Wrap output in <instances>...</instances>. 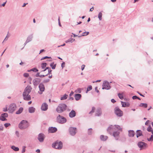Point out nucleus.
I'll use <instances>...</instances> for the list:
<instances>
[{
    "label": "nucleus",
    "mask_w": 153,
    "mask_h": 153,
    "mask_svg": "<svg viewBox=\"0 0 153 153\" xmlns=\"http://www.w3.org/2000/svg\"><path fill=\"white\" fill-rule=\"evenodd\" d=\"M114 130L122 131V129L119 126L115 125L114 126L111 125L107 129V131L109 133Z\"/></svg>",
    "instance_id": "obj_1"
},
{
    "label": "nucleus",
    "mask_w": 153,
    "mask_h": 153,
    "mask_svg": "<svg viewBox=\"0 0 153 153\" xmlns=\"http://www.w3.org/2000/svg\"><path fill=\"white\" fill-rule=\"evenodd\" d=\"M67 107L66 105L65 104H60L57 107L56 110L58 113H61L66 110Z\"/></svg>",
    "instance_id": "obj_2"
},
{
    "label": "nucleus",
    "mask_w": 153,
    "mask_h": 153,
    "mask_svg": "<svg viewBox=\"0 0 153 153\" xmlns=\"http://www.w3.org/2000/svg\"><path fill=\"white\" fill-rule=\"evenodd\" d=\"M19 128L21 130L25 129L29 126L28 122L26 120H23L19 124Z\"/></svg>",
    "instance_id": "obj_3"
},
{
    "label": "nucleus",
    "mask_w": 153,
    "mask_h": 153,
    "mask_svg": "<svg viewBox=\"0 0 153 153\" xmlns=\"http://www.w3.org/2000/svg\"><path fill=\"white\" fill-rule=\"evenodd\" d=\"M62 146L63 144L61 141H56L52 144V147L53 148L58 149H61L62 148Z\"/></svg>",
    "instance_id": "obj_4"
},
{
    "label": "nucleus",
    "mask_w": 153,
    "mask_h": 153,
    "mask_svg": "<svg viewBox=\"0 0 153 153\" xmlns=\"http://www.w3.org/2000/svg\"><path fill=\"white\" fill-rule=\"evenodd\" d=\"M67 121L66 118L62 116L59 114L56 117V122L60 124H64Z\"/></svg>",
    "instance_id": "obj_5"
},
{
    "label": "nucleus",
    "mask_w": 153,
    "mask_h": 153,
    "mask_svg": "<svg viewBox=\"0 0 153 153\" xmlns=\"http://www.w3.org/2000/svg\"><path fill=\"white\" fill-rule=\"evenodd\" d=\"M137 145L140 150L146 149L148 146L146 143L141 141L138 142Z\"/></svg>",
    "instance_id": "obj_6"
},
{
    "label": "nucleus",
    "mask_w": 153,
    "mask_h": 153,
    "mask_svg": "<svg viewBox=\"0 0 153 153\" xmlns=\"http://www.w3.org/2000/svg\"><path fill=\"white\" fill-rule=\"evenodd\" d=\"M114 112L117 116L120 117L123 115V111L120 109L118 107H115L114 109Z\"/></svg>",
    "instance_id": "obj_7"
},
{
    "label": "nucleus",
    "mask_w": 153,
    "mask_h": 153,
    "mask_svg": "<svg viewBox=\"0 0 153 153\" xmlns=\"http://www.w3.org/2000/svg\"><path fill=\"white\" fill-rule=\"evenodd\" d=\"M16 106L15 104H11L8 108L9 112L10 113H12L16 109Z\"/></svg>",
    "instance_id": "obj_8"
},
{
    "label": "nucleus",
    "mask_w": 153,
    "mask_h": 153,
    "mask_svg": "<svg viewBox=\"0 0 153 153\" xmlns=\"http://www.w3.org/2000/svg\"><path fill=\"white\" fill-rule=\"evenodd\" d=\"M76 128L73 127H70L69 128V132L70 134L72 136H74L76 132Z\"/></svg>",
    "instance_id": "obj_9"
},
{
    "label": "nucleus",
    "mask_w": 153,
    "mask_h": 153,
    "mask_svg": "<svg viewBox=\"0 0 153 153\" xmlns=\"http://www.w3.org/2000/svg\"><path fill=\"white\" fill-rule=\"evenodd\" d=\"M111 86L109 85V82L107 81H104L102 85V89H103L108 90L111 88Z\"/></svg>",
    "instance_id": "obj_10"
},
{
    "label": "nucleus",
    "mask_w": 153,
    "mask_h": 153,
    "mask_svg": "<svg viewBox=\"0 0 153 153\" xmlns=\"http://www.w3.org/2000/svg\"><path fill=\"white\" fill-rule=\"evenodd\" d=\"M39 89L40 91H38V93L39 94H41L45 90L44 85L42 83H40L39 86Z\"/></svg>",
    "instance_id": "obj_11"
},
{
    "label": "nucleus",
    "mask_w": 153,
    "mask_h": 153,
    "mask_svg": "<svg viewBox=\"0 0 153 153\" xmlns=\"http://www.w3.org/2000/svg\"><path fill=\"white\" fill-rule=\"evenodd\" d=\"M32 89V88L30 86H27L25 88L24 92H23V95H25V94H29L30 93Z\"/></svg>",
    "instance_id": "obj_12"
},
{
    "label": "nucleus",
    "mask_w": 153,
    "mask_h": 153,
    "mask_svg": "<svg viewBox=\"0 0 153 153\" xmlns=\"http://www.w3.org/2000/svg\"><path fill=\"white\" fill-rule=\"evenodd\" d=\"M45 136L44 134L40 133L38 135V139L40 142H42L44 141Z\"/></svg>",
    "instance_id": "obj_13"
},
{
    "label": "nucleus",
    "mask_w": 153,
    "mask_h": 153,
    "mask_svg": "<svg viewBox=\"0 0 153 153\" xmlns=\"http://www.w3.org/2000/svg\"><path fill=\"white\" fill-rule=\"evenodd\" d=\"M101 109L100 108H97L96 110L95 116L99 117L102 114Z\"/></svg>",
    "instance_id": "obj_14"
},
{
    "label": "nucleus",
    "mask_w": 153,
    "mask_h": 153,
    "mask_svg": "<svg viewBox=\"0 0 153 153\" xmlns=\"http://www.w3.org/2000/svg\"><path fill=\"white\" fill-rule=\"evenodd\" d=\"M41 81V79L39 78H36L33 80V83L34 85L37 86Z\"/></svg>",
    "instance_id": "obj_15"
},
{
    "label": "nucleus",
    "mask_w": 153,
    "mask_h": 153,
    "mask_svg": "<svg viewBox=\"0 0 153 153\" xmlns=\"http://www.w3.org/2000/svg\"><path fill=\"white\" fill-rule=\"evenodd\" d=\"M57 130V128L55 127H50L48 128V132L50 133L56 132Z\"/></svg>",
    "instance_id": "obj_16"
},
{
    "label": "nucleus",
    "mask_w": 153,
    "mask_h": 153,
    "mask_svg": "<svg viewBox=\"0 0 153 153\" xmlns=\"http://www.w3.org/2000/svg\"><path fill=\"white\" fill-rule=\"evenodd\" d=\"M25 95H23V93L22 95L23 97V99L26 101H29L31 100V97L30 95L27 94H25Z\"/></svg>",
    "instance_id": "obj_17"
},
{
    "label": "nucleus",
    "mask_w": 153,
    "mask_h": 153,
    "mask_svg": "<svg viewBox=\"0 0 153 153\" xmlns=\"http://www.w3.org/2000/svg\"><path fill=\"white\" fill-rule=\"evenodd\" d=\"M41 109L42 111H46L48 109V105L46 103H43L41 106Z\"/></svg>",
    "instance_id": "obj_18"
},
{
    "label": "nucleus",
    "mask_w": 153,
    "mask_h": 153,
    "mask_svg": "<svg viewBox=\"0 0 153 153\" xmlns=\"http://www.w3.org/2000/svg\"><path fill=\"white\" fill-rule=\"evenodd\" d=\"M69 117L70 118H73L76 115V113L75 111L72 110L69 113Z\"/></svg>",
    "instance_id": "obj_19"
},
{
    "label": "nucleus",
    "mask_w": 153,
    "mask_h": 153,
    "mask_svg": "<svg viewBox=\"0 0 153 153\" xmlns=\"http://www.w3.org/2000/svg\"><path fill=\"white\" fill-rule=\"evenodd\" d=\"M135 134V133L133 130H129L128 131V136L129 137H134Z\"/></svg>",
    "instance_id": "obj_20"
},
{
    "label": "nucleus",
    "mask_w": 153,
    "mask_h": 153,
    "mask_svg": "<svg viewBox=\"0 0 153 153\" xmlns=\"http://www.w3.org/2000/svg\"><path fill=\"white\" fill-rule=\"evenodd\" d=\"M120 134V132L118 131H114L113 133V136L115 137L116 140L118 139V137Z\"/></svg>",
    "instance_id": "obj_21"
},
{
    "label": "nucleus",
    "mask_w": 153,
    "mask_h": 153,
    "mask_svg": "<svg viewBox=\"0 0 153 153\" xmlns=\"http://www.w3.org/2000/svg\"><path fill=\"white\" fill-rule=\"evenodd\" d=\"M81 95L80 94H76L74 97L76 100L78 101L79 100L81 97Z\"/></svg>",
    "instance_id": "obj_22"
},
{
    "label": "nucleus",
    "mask_w": 153,
    "mask_h": 153,
    "mask_svg": "<svg viewBox=\"0 0 153 153\" xmlns=\"http://www.w3.org/2000/svg\"><path fill=\"white\" fill-rule=\"evenodd\" d=\"M137 134L136 137L137 138L140 136L143 135L142 131L140 130H137L136 131Z\"/></svg>",
    "instance_id": "obj_23"
},
{
    "label": "nucleus",
    "mask_w": 153,
    "mask_h": 153,
    "mask_svg": "<svg viewBox=\"0 0 153 153\" xmlns=\"http://www.w3.org/2000/svg\"><path fill=\"white\" fill-rule=\"evenodd\" d=\"M35 109L33 107H31L29 108L28 111L30 113H34L35 111Z\"/></svg>",
    "instance_id": "obj_24"
},
{
    "label": "nucleus",
    "mask_w": 153,
    "mask_h": 153,
    "mask_svg": "<svg viewBox=\"0 0 153 153\" xmlns=\"http://www.w3.org/2000/svg\"><path fill=\"white\" fill-rule=\"evenodd\" d=\"M100 137L101 140L103 141H105L108 138V137L107 136H104L102 135H101L100 136Z\"/></svg>",
    "instance_id": "obj_25"
},
{
    "label": "nucleus",
    "mask_w": 153,
    "mask_h": 153,
    "mask_svg": "<svg viewBox=\"0 0 153 153\" xmlns=\"http://www.w3.org/2000/svg\"><path fill=\"white\" fill-rule=\"evenodd\" d=\"M121 103L122 105V107H125L126 106L128 107L129 106V104L128 103L121 101Z\"/></svg>",
    "instance_id": "obj_26"
},
{
    "label": "nucleus",
    "mask_w": 153,
    "mask_h": 153,
    "mask_svg": "<svg viewBox=\"0 0 153 153\" xmlns=\"http://www.w3.org/2000/svg\"><path fill=\"white\" fill-rule=\"evenodd\" d=\"M23 108L22 107H20L19 109L16 111V114H21L23 111Z\"/></svg>",
    "instance_id": "obj_27"
},
{
    "label": "nucleus",
    "mask_w": 153,
    "mask_h": 153,
    "mask_svg": "<svg viewBox=\"0 0 153 153\" xmlns=\"http://www.w3.org/2000/svg\"><path fill=\"white\" fill-rule=\"evenodd\" d=\"M33 38V35H30L27 37L26 41L27 42H29L32 40Z\"/></svg>",
    "instance_id": "obj_28"
},
{
    "label": "nucleus",
    "mask_w": 153,
    "mask_h": 153,
    "mask_svg": "<svg viewBox=\"0 0 153 153\" xmlns=\"http://www.w3.org/2000/svg\"><path fill=\"white\" fill-rule=\"evenodd\" d=\"M148 105L146 103H141L140 104L139 106L146 108L147 107Z\"/></svg>",
    "instance_id": "obj_29"
},
{
    "label": "nucleus",
    "mask_w": 153,
    "mask_h": 153,
    "mask_svg": "<svg viewBox=\"0 0 153 153\" xmlns=\"http://www.w3.org/2000/svg\"><path fill=\"white\" fill-rule=\"evenodd\" d=\"M75 41V39H73L72 38H70V39L67 40L65 41L66 43H68L69 42L72 43L73 42Z\"/></svg>",
    "instance_id": "obj_30"
},
{
    "label": "nucleus",
    "mask_w": 153,
    "mask_h": 153,
    "mask_svg": "<svg viewBox=\"0 0 153 153\" xmlns=\"http://www.w3.org/2000/svg\"><path fill=\"white\" fill-rule=\"evenodd\" d=\"M11 148L13 150L15 151H18L19 150V149L17 147H15L14 146H12L11 147Z\"/></svg>",
    "instance_id": "obj_31"
},
{
    "label": "nucleus",
    "mask_w": 153,
    "mask_h": 153,
    "mask_svg": "<svg viewBox=\"0 0 153 153\" xmlns=\"http://www.w3.org/2000/svg\"><path fill=\"white\" fill-rule=\"evenodd\" d=\"M31 71H33L34 72H36L38 71V70L37 68H34L27 71L28 72H30Z\"/></svg>",
    "instance_id": "obj_32"
},
{
    "label": "nucleus",
    "mask_w": 153,
    "mask_h": 153,
    "mask_svg": "<svg viewBox=\"0 0 153 153\" xmlns=\"http://www.w3.org/2000/svg\"><path fill=\"white\" fill-rule=\"evenodd\" d=\"M68 95L66 94H65L62 97H61L60 98L61 100H66L67 98Z\"/></svg>",
    "instance_id": "obj_33"
},
{
    "label": "nucleus",
    "mask_w": 153,
    "mask_h": 153,
    "mask_svg": "<svg viewBox=\"0 0 153 153\" xmlns=\"http://www.w3.org/2000/svg\"><path fill=\"white\" fill-rule=\"evenodd\" d=\"M56 64H54V62H53L50 64V66L53 69H54L56 68Z\"/></svg>",
    "instance_id": "obj_34"
},
{
    "label": "nucleus",
    "mask_w": 153,
    "mask_h": 153,
    "mask_svg": "<svg viewBox=\"0 0 153 153\" xmlns=\"http://www.w3.org/2000/svg\"><path fill=\"white\" fill-rule=\"evenodd\" d=\"M92 129L91 128H89L88 130V135H91L92 134Z\"/></svg>",
    "instance_id": "obj_35"
},
{
    "label": "nucleus",
    "mask_w": 153,
    "mask_h": 153,
    "mask_svg": "<svg viewBox=\"0 0 153 153\" xmlns=\"http://www.w3.org/2000/svg\"><path fill=\"white\" fill-rule=\"evenodd\" d=\"M102 13L101 12H100L98 15V18L101 21L102 19Z\"/></svg>",
    "instance_id": "obj_36"
},
{
    "label": "nucleus",
    "mask_w": 153,
    "mask_h": 153,
    "mask_svg": "<svg viewBox=\"0 0 153 153\" xmlns=\"http://www.w3.org/2000/svg\"><path fill=\"white\" fill-rule=\"evenodd\" d=\"M47 64L46 63H42L41 65V67L42 69H44L46 66Z\"/></svg>",
    "instance_id": "obj_37"
},
{
    "label": "nucleus",
    "mask_w": 153,
    "mask_h": 153,
    "mask_svg": "<svg viewBox=\"0 0 153 153\" xmlns=\"http://www.w3.org/2000/svg\"><path fill=\"white\" fill-rule=\"evenodd\" d=\"M0 120L2 121H4L7 120V119L5 117H4L3 116H2L1 115L0 116Z\"/></svg>",
    "instance_id": "obj_38"
},
{
    "label": "nucleus",
    "mask_w": 153,
    "mask_h": 153,
    "mask_svg": "<svg viewBox=\"0 0 153 153\" xmlns=\"http://www.w3.org/2000/svg\"><path fill=\"white\" fill-rule=\"evenodd\" d=\"M118 96L119 97V98L120 99L122 100V99H123V95L122 94L120 93H118Z\"/></svg>",
    "instance_id": "obj_39"
},
{
    "label": "nucleus",
    "mask_w": 153,
    "mask_h": 153,
    "mask_svg": "<svg viewBox=\"0 0 153 153\" xmlns=\"http://www.w3.org/2000/svg\"><path fill=\"white\" fill-rule=\"evenodd\" d=\"M152 130V128L151 125H149L147 129V130L149 132H151Z\"/></svg>",
    "instance_id": "obj_40"
},
{
    "label": "nucleus",
    "mask_w": 153,
    "mask_h": 153,
    "mask_svg": "<svg viewBox=\"0 0 153 153\" xmlns=\"http://www.w3.org/2000/svg\"><path fill=\"white\" fill-rule=\"evenodd\" d=\"M147 140L149 141H153V136L152 135H151V137L147 139Z\"/></svg>",
    "instance_id": "obj_41"
},
{
    "label": "nucleus",
    "mask_w": 153,
    "mask_h": 153,
    "mask_svg": "<svg viewBox=\"0 0 153 153\" xmlns=\"http://www.w3.org/2000/svg\"><path fill=\"white\" fill-rule=\"evenodd\" d=\"M92 89V87L91 85L89 86L87 88L86 93H87L88 91H89Z\"/></svg>",
    "instance_id": "obj_42"
},
{
    "label": "nucleus",
    "mask_w": 153,
    "mask_h": 153,
    "mask_svg": "<svg viewBox=\"0 0 153 153\" xmlns=\"http://www.w3.org/2000/svg\"><path fill=\"white\" fill-rule=\"evenodd\" d=\"M75 92L76 93H81V89L80 88H78L75 90Z\"/></svg>",
    "instance_id": "obj_43"
},
{
    "label": "nucleus",
    "mask_w": 153,
    "mask_h": 153,
    "mask_svg": "<svg viewBox=\"0 0 153 153\" xmlns=\"http://www.w3.org/2000/svg\"><path fill=\"white\" fill-rule=\"evenodd\" d=\"M1 116H3L4 117L6 118L8 117V114L7 113H3L2 114H1Z\"/></svg>",
    "instance_id": "obj_44"
},
{
    "label": "nucleus",
    "mask_w": 153,
    "mask_h": 153,
    "mask_svg": "<svg viewBox=\"0 0 153 153\" xmlns=\"http://www.w3.org/2000/svg\"><path fill=\"white\" fill-rule=\"evenodd\" d=\"M95 109V108L94 107H92L91 110L89 112V114H90L94 113Z\"/></svg>",
    "instance_id": "obj_45"
},
{
    "label": "nucleus",
    "mask_w": 153,
    "mask_h": 153,
    "mask_svg": "<svg viewBox=\"0 0 153 153\" xmlns=\"http://www.w3.org/2000/svg\"><path fill=\"white\" fill-rule=\"evenodd\" d=\"M50 80V79H45L43 81V82L44 83H47L49 82Z\"/></svg>",
    "instance_id": "obj_46"
},
{
    "label": "nucleus",
    "mask_w": 153,
    "mask_h": 153,
    "mask_svg": "<svg viewBox=\"0 0 153 153\" xmlns=\"http://www.w3.org/2000/svg\"><path fill=\"white\" fill-rule=\"evenodd\" d=\"M48 58H51V57H48V56H45V57H43L41 59V60H44V59H48Z\"/></svg>",
    "instance_id": "obj_47"
},
{
    "label": "nucleus",
    "mask_w": 153,
    "mask_h": 153,
    "mask_svg": "<svg viewBox=\"0 0 153 153\" xmlns=\"http://www.w3.org/2000/svg\"><path fill=\"white\" fill-rule=\"evenodd\" d=\"M8 110L7 109V105L6 106L5 108H3V111L4 112L7 111Z\"/></svg>",
    "instance_id": "obj_48"
},
{
    "label": "nucleus",
    "mask_w": 153,
    "mask_h": 153,
    "mask_svg": "<svg viewBox=\"0 0 153 153\" xmlns=\"http://www.w3.org/2000/svg\"><path fill=\"white\" fill-rule=\"evenodd\" d=\"M25 148H26V147L25 146H23L22 147V153H23L25 152Z\"/></svg>",
    "instance_id": "obj_49"
},
{
    "label": "nucleus",
    "mask_w": 153,
    "mask_h": 153,
    "mask_svg": "<svg viewBox=\"0 0 153 153\" xmlns=\"http://www.w3.org/2000/svg\"><path fill=\"white\" fill-rule=\"evenodd\" d=\"M10 123H6L4 124V126L6 128L7 127L10 126Z\"/></svg>",
    "instance_id": "obj_50"
},
{
    "label": "nucleus",
    "mask_w": 153,
    "mask_h": 153,
    "mask_svg": "<svg viewBox=\"0 0 153 153\" xmlns=\"http://www.w3.org/2000/svg\"><path fill=\"white\" fill-rule=\"evenodd\" d=\"M23 75L25 77H27L29 76V74L27 73H25Z\"/></svg>",
    "instance_id": "obj_51"
},
{
    "label": "nucleus",
    "mask_w": 153,
    "mask_h": 153,
    "mask_svg": "<svg viewBox=\"0 0 153 153\" xmlns=\"http://www.w3.org/2000/svg\"><path fill=\"white\" fill-rule=\"evenodd\" d=\"M7 2V1H6L5 2H4L2 4H1V5L0 4V7H1V6L4 7L5 5L6 4V3Z\"/></svg>",
    "instance_id": "obj_52"
},
{
    "label": "nucleus",
    "mask_w": 153,
    "mask_h": 153,
    "mask_svg": "<svg viewBox=\"0 0 153 153\" xmlns=\"http://www.w3.org/2000/svg\"><path fill=\"white\" fill-rule=\"evenodd\" d=\"M86 34H82L81 36H79L78 37H81V36H86V35H88V34L89 32H86Z\"/></svg>",
    "instance_id": "obj_53"
},
{
    "label": "nucleus",
    "mask_w": 153,
    "mask_h": 153,
    "mask_svg": "<svg viewBox=\"0 0 153 153\" xmlns=\"http://www.w3.org/2000/svg\"><path fill=\"white\" fill-rule=\"evenodd\" d=\"M65 63L64 62H63L61 64V67L62 68V69L65 67Z\"/></svg>",
    "instance_id": "obj_54"
},
{
    "label": "nucleus",
    "mask_w": 153,
    "mask_h": 153,
    "mask_svg": "<svg viewBox=\"0 0 153 153\" xmlns=\"http://www.w3.org/2000/svg\"><path fill=\"white\" fill-rule=\"evenodd\" d=\"M9 36H8V34H7V36H6V37L4 39V41H3V42H2V43H3L4 41L7 40L8 39V38H9Z\"/></svg>",
    "instance_id": "obj_55"
},
{
    "label": "nucleus",
    "mask_w": 153,
    "mask_h": 153,
    "mask_svg": "<svg viewBox=\"0 0 153 153\" xmlns=\"http://www.w3.org/2000/svg\"><path fill=\"white\" fill-rule=\"evenodd\" d=\"M52 71V70L51 69H50L49 70H48V73L47 74V75H48L49 74H51V72Z\"/></svg>",
    "instance_id": "obj_56"
},
{
    "label": "nucleus",
    "mask_w": 153,
    "mask_h": 153,
    "mask_svg": "<svg viewBox=\"0 0 153 153\" xmlns=\"http://www.w3.org/2000/svg\"><path fill=\"white\" fill-rule=\"evenodd\" d=\"M16 134V136L19 137V132L18 131H16L15 132Z\"/></svg>",
    "instance_id": "obj_57"
},
{
    "label": "nucleus",
    "mask_w": 153,
    "mask_h": 153,
    "mask_svg": "<svg viewBox=\"0 0 153 153\" xmlns=\"http://www.w3.org/2000/svg\"><path fill=\"white\" fill-rule=\"evenodd\" d=\"M85 65H82L81 66V69L82 71L84 70Z\"/></svg>",
    "instance_id": "obj_58"
},
{
    "label": "nucleus",
    "mask_w": 153,
    "mask_h": 153,
    "mask_svg": "<svg viewBox=\"0 0 153 153\" xmlns=\"http://www.w3.org/2000/svg\"><path fill=\"white\" fill-rule=\"evenodd\" d=\"M132 99L133 100H135V99H137V96H133L132 97Z\"/></svg>",
    "instance_id": "obj_59"
},
{
    "label": "nucleus",
    "mask_w": 153,
    "mask_h": 153,
    "mask_svg": "<svg viewBox=\"0 0 153 153\" xmlns=\"http://www.w3.org/2000/svg\"><path fill=\"white\" fill-rule=\"evenodd\" d=\"M111 102L113 103H114L116 102V101L113 99H112L111 100Z\"/></svg>",
    "instance_id": "obj_60"
},
{
    "label": "nucleus",
    "mask_w": 153,
    "mask_h": 153,
    "mask_svg": "<svg viewBox=\"0 0 153 153\" xmlns=\"http://www.w3.org/2000/svg\"><path fill=\"white\" fill-rule=\"evenodd\" d=\"M3 127L2 125L0 126V131H3Z\"/></svg>",
    "instance_id": "obj_61"
},
{
    "label": "nucleus",
    "mask_w": 153,
    "mask_h": 153,
    "mask_svg": "<svg viewBox=\"0 0 153 153\" xmlns=\"http://www.w3.org/2000/svg\"><path fill=\"white\" fill-rule=\"evenodd\" d=\"M95 91L97 92V93H99V90H98V88L97 87H96L95 88Z\"/></svg>",
    "instance_id": "obj_62"
},
{
    "label": "nucleus",
    "mask_w": 153,
    "mask_h": 153,
    "mask_svg": "<svg viewBox=\"0 0 153 153\" xmlns=\"http://www.w3.org/2000/svg\"><path fill=\"white\" fill-rule=\"evenodd\" d=\"M149 122V120H147L145 123V125H148V123Z\"/></svg>",
    "instance_id": "obj_63"
},
{
    "label": "nucleus",
    "mask_w": 153,
    "mask_h": 153,
    "mask_svg": "<svg viewBox=\"0 0 153 153\" xmlns=\"http://www.w3.org/2000/svg\"><path fill=\"white\" fill-rule=\"evenodd\" d=\"M39 74V73L37 72L36 75V77H39L40 76Z\"/></svg>",
    "instance_id": "obj_64"
}]
</instances>
